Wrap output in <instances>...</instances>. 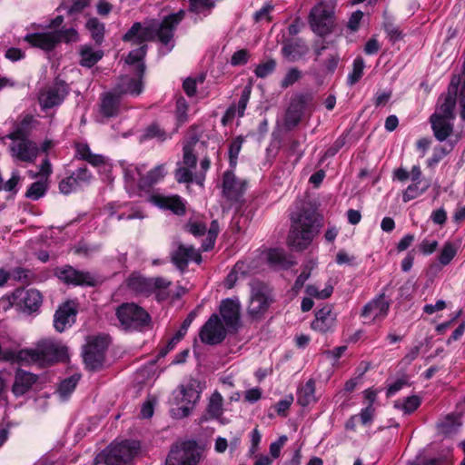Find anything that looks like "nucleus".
<instances>
[{"label": "nucleus", "mask_w": 465, "mask_h": 465, "mask_svg": "<svg viewBox=\"0 0 465 465\" xmlns=\"http://www.w3.org/2000/svg\"><path fill=\"white\" fill-rule=\"evenodd\" d=\"M125 183L136 187L148 195V202L163 210L174 211V197L166 196L153 187L162 183L168 173L165 164H158L147 170L145 164H126L124 166Z\"/></svg>", "instance_id": "obj_1"}, {"label": "nucleus", "mask_w": 465, "mask_h": 465, "mask_svg": "<svg viewBox=\"0 0 465 465\" xmlns=\"http://www.w3.org/2000/svg\"><path fill=\"white\" fill-rule=\"evenodd\" d=\"M290 220L288 245L296 251L306 250L320 232L322 219L319 213L311 207L302 206L291 213Z\"/></svg>", "instance_id": "obj_2"}, {"label": "nucleus", "mask_w": 465, "mask_h": 465, "mask_svg": "<svg viewBox=\"0 0 465 465\" xmlns=\"http://www.w3.org/2000/svg\"><path fill=\"white\" fill-rule=\"evenodd\" d=\"M67 358V348L61 341L49 338L38 341L35 348L23 349L15 354V360L19 363L36 364L41 367L64 361Z\"/></svg>", "instance_id": "obj_3"}, {"label": "nucleus", "mask_w": 465, "mask_h": 465, "mask_svg": "<svg viewBox=\"0 0 465 465\" xmlns=\"http://www.w3.org/2000/svg\"><path fill=\"white\" fill-rule=\"evenodd\" d=\"M174 26V14L168 15L161 23H134L131 28L124 34L123 40L132 45H146L145 43L153 40L158 35L163 43H168L173 36Z\"/></svg>", "instance_id": "obj_4"}, {"label": "nucleus", "mask_w": 465, "mask_h": 465, "mask_svg": "<svg viewBox=\"0 0 465 465\" xmlns=\"http://www.w3.org/2000/svg\"><path fill=\"white\" fill-rule=\"evenodd\" d=\"M456 84L457 82L452 79L448 94L440 97L439 106L430 116L431 127L435 137L439 141L446 140L453 129L451 121L454 119Z\"/></svg>", "instance_id": "obj_5"}, {"label": "nucleus", "mask_w": 465, "mask_h": 465, "mask_svg": "<svg viewBox=\"0 0 465 465\" xmlns=\"http://www.w3.org/2000/svg\"><path fill=\"white\" fill-rule=\"evenodd\" d=\"M118 326L125 331H143L150 326L151 316L141 306L134 302L119 305L115 311Z\"/></svg>", "instance_id": "obj_6"}, {"label": "nucleus", "mask_w": 465, "mask_h": 465, "mask_svg": "<svg viewBox=\"0 0 465 465\" xmlns=\"http://www.w3.org/2000/svg\"><path fill=\"white\" fill-rule=\"evenodd\" d=\"M141 453V444L137 440H124L111 443L103 452L107 465H121L132 461Z\"/></svg>", "instance_id": "obj_7"}, {"label": "nucleus", "mask_w": 465, "mask_h": 465, "mask_svg": "<svg viewBox=\"0 0 465 465\" xmlns=\"http://www.w3.org/2000/svg\"><path fill=\"white\" fill-rule=\"evenodd\" d=\"M7 138L12 140L9 152L15 161L32 163L36 160L39 147L34 141L23 136L22 129L14 130Z\"/></svg>", "instance_id": "obj_8"}, {"label": "nucleus", "mask_w": 465, "mask_h": 465, "mask_svg": "<svg viewBox=\"0 0 465 465\" xmlns=\"http://www.w3.org/2000/svg\"><path fill=\"white\" fill-rule=\"evenodd\" d=\"M334 7L331 4L321 2L311 11L309 23L312 30L318 35L331 33L334 24Z\"/></svg>", "instance_id": "obj_9"}, {"label": "nucleus", "mask_w": 465, "mask_h": 465, "mask_svg": "<svg viewBox=\"0 0 465 465\" xmlns=\"http://www.w3.org/2000/svg\"><path fill=\"white\" fill-rule=\"evenodd\" d=\"M201 395L199 383L192 380L180 387L176 395V418L187 417L194 409Z\"/></svg>", "instance_id": "obj_10"}, {"label": "nucleus", "mask_w": 465, "mask_h": 465, "mask_svg": "<svg viewBox=\"0 0 465 465\" xmlns=\"http://www.w3.org/2000/svg\"><path fill=\"white\" fill-rule=\"evenodd\" d=\"M273 302L270 289L262 283L252 287L248 313L254 319H260Z\"/></svg>", "instance_id": "obj_11"}, {"label": "nucleus", "mask_w": 465, "mask_h": 465, "mask_svg": "<svg viewBox=\"0 0 465 465\" xmlns=\"http://www.w3.org/2000/svg\"><path fill=\"white\" fill-rule=\"evenodd\" d=\"M107 345L106 337H94L88 341L84 352V361L88 369L95 370L102 365Z\"/></svg>", "instance_id": "obj_12"}, {"label": "nucleus", "mask_w": 465, "mask_h": 465, "mask_svg": "<svg viewBox=\"0 0 465 465\" xmlns=\"http://www.w3.org/2000/svg\"><path fill=\"white\" fill-rule=\"evenodd\" d=\"M226 326L217 314H213L200 331V339L207 344H217L226 336Z\"/></svg>", "instance_id": "obj_13"}, {"label": "nucleus", "mask_w": 465, "mask_h": 465, "mask_svg": "<svg viewBox=\"0 0 465 465\" xmlns=\"http://www.w3.org/2000/svg\"><path fill=\"white\" fill-rule=\"evenodd\" d=\"M67 94L66 84L62 81H55L40 93L39 104L45 109L52 108L59 105Z\"/></svg>", "instance_id": "obj_14"}, {"label": "nucleus", "mask_w": 465, "mask_h": 465, "mask_svg": "<svg viewBox=\"0 0 465 465\" xmlns=\"http://www.w3.org/2000/svg\"><path fill=\"white\" fill-rule=\"evenodd\" d=\"M390 304L384 295L373 299L367 303L362 311L361 316L365 323L381 322L388 314Z\"/></svg>", "instance_id": "obj_15"}, {"label": "nucleus", "mask_w": 465, "mask_h": 465, "mask_svg": "<svg viewBox=\"0 0 465 465\" xmlns=\"http://www.w3.org/2000/svg\"><path fill=\"white\" fill-rule=\"evenodd\" d=\"M143 73L144 64H139L136 75L134 77L129 75L122 76L114 90L121 95L125 94H140L143 91L142 77Z\"/></svg>", "instance_id": "obj_16"}, {"label": "nucleus", "mask_w": 465, "mask_h": 465, "mask_svg": "<svg viewBox=\"0 0 465 465\" xmlns=\"http://www.w3.org/2000/svg\"><path fill=\"white\" fill-rule=\"evenodd\" d=\"M246 190V182L235 176L232 171L223 174V194L229 201H238Z\"/></svg>", "instance_id": "obj_17"}, {"label": "nucleus", "mask_w": 465, "mask_h": 465, "mask_svg": "<svg viewBox=\"0 0 465 465\" xmlns=\"http://www.w3.org/2000/svg\"><path fill=\"white\" fill-rule=\"evenodd\" d=\"M13 303H17L25 311L35 312L42 304V295L35 289H18L13 294Z\"/></svg>", "instance_id": "obj_18"}, {"label": "nucleus", "mask_w": 465, "mask_h": 465, "mask_svg": "<svg viewBox=\"0 0 465 465\" xmlns=\"http://www.w3.org/2000/svg\"><path fill=\"white\" fill-rule=\"evenodd\" d=\"M202 450L193 440L183 442L176 450V465H198L201 460Z\"/></svg>", "instance_id": "obj_19"}, {"label": "nucleus", "mask_w": 465, "mask_h": 465, "mask_svg": "<svg viewBox=\"0 0 465 465\" xmlns=\"http://www.w3.org/2000/svg\"><path fill=\"white\" fill-rule=\"evenodd\" d=\"M422 173L419 165H413L411 170V183L404 190L402 199L405 203L421 195L429 184L421 179Z\"/></svg>", "instance_id": "obj_20"}, {"label": "nucleus", "mask_w": 465, "mask_h": 465, "mask_svg": "<svg viewBox=\"0 0 465 465\" xmlns=\"http://www.w3.org/2000/svg\"><path fill=\"white\" fill-rule=\"evenodd\" d=\"M77 309L74 302L69 301L64 302L55 312L54 319V326L58 331H64L68 326H71L76 317Z\"/></svg>", "instance_id": "obj_21"}, {"label": "nucleus", "mask_w": 465, "mask_h": 465, "mask_svg": "<svg viewBox=\"0 0 465 465\" xmlns=\"http://www.w3.org/2000/svg\"><path fill=\"white\" fill-rule=\"evenodd\" d=\"M125 106L122 101V95L114 90L105 93L100 103V113L103 116L110 118L117 116Z\"/></svg>", "instance_id": "obj_22"}, {"label": "nucleus", "mask_w": 465, "mask_h": 465, "mask_svg": "<svg viewBox=\"0 0 465 465\" xmlns=\"http://www.w3.org/2000/svg\"><path fill=\"white\" fill-rule=\"evenodd\" d=\"M56 275L68 284L90 286L94 284V280L90 273L77 271L71 266L57 270Z\"/></svg>", "instance_id": "obj_23"}, {"label": "nucleus", "mask_w": 465, "mask_h": 465, "mask_svg": "<svg viewBox=\"0 0 465 465\" xmlns=\"http://www.w3.org/2000/svg\"><path fill=\"white\" fill-rule=\"evenodd\" d=\"M337 316L331 307L324 306L315 313V319L312 322V329L320 332H327L334 330Z\"/></svg>", "instance_id": "obj_24"}, {"label": "nucleus", "mask_w": 465, "mask_h": 465, "mask_svg": "<svg viewBox=\"0 0 465 465\" xmlns=\"http://www.w3.org/2000/svg\"><path fill=\"white\" fill-rule=\"evenodd\" d=\"M24 40L33 47L50 51L58 44V35L54 33V31L28 34L25 36Z\"/></svg>", "instance_id": "obj_25"}, {"label": "nucleus", "mask_w": 465, "mask_h": 465, "mask_svg": "<svg viewBox=\"0 0 465 465\" xmlns=\"http://www.w3.org/2000/svg\"><path fill=\"white\" fill-rule=\"evenodd\" d=\"M211 162L208 158H204L201 161V168L203 173L193 175L192 170L186 169V167L180 168L176 171L177 181L180 183H186L187 189H190V183H196L200 187L203 186L205 180V172L210 168Z\"/></svg>", "instance_id": "obj_26"}, {"label": "nucleus", "mask_w": 465, "mask_h": 465, "mask_svg": "<svg viewBox=\"0 0 465 465\" xmlns=\"http://www.w3.org/2000/svg\"><path fill=\"white\" fill-rule=\"evenodd\" d=\"M223 397L219 391H215L208 400L206 414L200 419L199 422L203 423L209 419H213L218 420L221 423L224 424L226 421L223 418Z\"/></svg>", "instance_id": "obj_27"}, {"label": "nucleus", "mask_w": 465, "mask_h": 465, "mask_svg": "<svg viewBox=\"0 0 465 465\" xmlns=\"http://www.w3.org/2000/svg\"><path fill=\"white\" fill-rule=\"evenodd\" d=\"M240 304L237 301L227 299L220 306L221 315L227 328L234 327L239 320Z\"/></svg>", "instance_id": "obj_28"}, {"label": "nucleus", "mask_w": 465, "mask_h": 465, "mask_svg": "<svg viewBox=\"0 0 465 465\" xmlns=\"http://www.w3.org/2000/svg\"><path fill=\"white\" fill-rule=\"evenodd\" d=\"M176 268L184 271L190 262L200 263L202 261L201 254L198 251L191 246L180 245L176 250Z\"/></svg>", "instance_id": "obj_29"}, {"label": "nucleus", "mask_w": 465, "mask_h": 465, "mask_svg": "<svg viewBox=\"0 0 465 465\" xmlns=\"http://www.w3.org/2000/svg\"><path fill=\"white\" fill-rule=\"evenodd\" d=\"M126 286L136 294L148 295L153 292V280L133 273L126 279Z\"/></svg>", "instance_id": "obj_30"}, {"label": "nucleus", "mask_w": 465, "mask_h": 465, "mask_svg": "<svg viewBox=\"0 0 465 465\" xmlns=\"http://www.w3.org/2000/svg\"><path fill=\"white\" fill-rule=\"evenodd\" d=\"M35 381V375L22 370H18L15 373V382L13 385V392L16 396L24 395L31 389Z\"/></svg>", "instance_id": "obj_31"}, {"label": "nucleus", "mask_w": 465, "mask_h": 465, "mask_svg": "<svg viewBox=\"0 0 465 465\" xmlns=\"http://www.w3.org/2000/svg\"><path fill=\"white\" fill-rule=\"evenodd\" d=\"M308 46L302 40L286 43L282 47V54L291 62H294L305 55Z\"/></svg>", "instance_id": "obj_32"}, {"label": "nucleus", "mask_w": 465, "mask_h": 465, "mask_svg": "<svg viewBox=\"0 0 465 465\" xmlns=\"http://www.w3.org/2000/svg\"><path fill=\"white\" fill-rule=\"evenodd\" d=\"M269 264L274 268H285L292 264V260L287 257L282 249H271L266 253Z\"/></svg>", "instance_id": "obj_33"}, {"label": "nucleus", "mask_w": 465, "mask_h": 465, "mask_svg": "<svg viewBox=\"0 0 465 465\" xmlns=\"http://www.w3.org/2000/svg\"><path fill=\"white\" fill-rule=\"evenodd\" d=\"M85 28L91 34L92 39L97 45H101L103 43L105 33V26L104 23L99 21L96 17H91L86 21Z\"/></svg>", "instance_id": "obj_34"}, {"label": "nucleus", "mask_w": 465, "mask_h": 465, "mask_svg": "<svg viewBox=\"0 0 465 465\" xmlns=\"http://www.w3.org/2000/svg\"><path fill=\"white\" fill-rule=\"evenodd\" d=\"M298 403L302 406H308L316 401L315 383L312 380H309L298 391Z\"/></svg>", "instance_id": "obj_35"}, {"label": "nucleus", "mask_w": 465, "mask_h": 465, "mask_svg": "<svg viewBox=\"0 0 465 465\" xmlns=\"http://www.w3.org/2000/svg\"><path fill=\"white\" fill-rule=\"evenodd\" d=\"M460 426L459 417L448 415L438 423V431L444 436H450L457 432Z\"/></svg>", "instance_id": "obj_36"}, {"label": "nucleus", "mask_w": 465, "mask_h": 465, "mask_svg": "<svg viewBox=\"0 0 465 465\" xmlns=\"http://www.w3.org/2000/svg\"><path fill=\"white\" fill-rule=\"evenodd\" d=\"M80 56L81 65L90 68L103 57V52L95 51L89 45H84L81 47Z\"/></svg>", "instance_id": "obj_37"}, {"label": "nucleus", "mask_w": 465, "mask_h": 465, "mask_svg": "<svg viewBox=\"0 0 465 465\" xmlns=\"http://www.w3.org/2000/svg\"><path fill=\"white\" fill-rule=\"evenodd\" d=\"M458 250V244L451 242H446L439 253V262L442 266L448 265L457 255Z\"/></svg>", "instance_id": "obj_38"}, {"label": "nucleus", "mask_w": 465, "mask_h": 465, "mask_svg": "<svg viewBox=\"0 0 465 465\" xmlns=\"http://www.w3.org/2000/svg\"><path fill=\"white\" fill-rule=\"evenodd\" d=\"M420 405V400L418 396H410L394 402V408L401 411L404 414H410L415 411Z\"/></svg>", "instance_id": "obj_39"}, {"label": "nucleus", "mask_w": 465, "mask_h": 465, "mask_svg": "<svg viewBox=\"0 0 465 465\" xmlns=\"http://www.w3.org/2000/svg\"><path fill=\"white\" fill-rule=\"evenodd\" d=\"M306 294L312 298L323 300L329 298L333 292V286L331 283H326L322 289H320L315 284H309L305 289Z\"/></svg>", "instance_id": "obj_40"}, {"label": "nucleus", "mask_w": 465, "mask_h": 465, "mask_svg": "<svg viewBox=\"0 0 465 465\" xmlns=\"http://www.w3.org/2000/svg\"><path fill=\"white\" fill-rule=\"evenodd\" d=\"M80 376L77 374L72 375L71 377L64 379L59 385L57 392L59 396L65 400L75 389Z\"/></svg>", "instance_id": "obj_41"}, {"label": "nucleus", "mask_w": 465, "mask_h": 465, "mask_svg": "<svg viewBox=\"0 0 465 465\" xmlns=\"http://www.w3.org/2000/svg\"><path fill=\"white\" fill-rule=\"evenodd\" d=\"M203 81L204 76L203 74L194 77L189 76L183 82V90L189 97H193L196 94L197 85L203 84Z\"/></svg>", "instance_id": "obj_42"}, {"label": "nucleus", "mask_w": 465, "mask_h": 465, "mask_svg": "<svg viewBox=\"0 0 465 465\" xmlns=\"http://www.w3.org/2000/svg\"><path fill=\"white\" fill-rule=\"evenodd\" d=\"M191 10L197 15H207L214 6L213 0H189Z\"/></svg>", "instance_id": "obj_43"}, {"label": "nucleus", "mask_w": 465, "mask_h": 465, "mask_svg": "<svg viewBox=\"0 0 465 465\" xmlns=\"http://www.w3.org/2000/svg\"><path fill=\"white\" fill-rule=\"evenodd\" d=\"M46 183L43 181H37L31 184V186L28 188L25 195L27 198L31 200H38L39 198L43 197L46 192Z\"/></svg>", "instance_id": "obj_44"}, {"label": "nucleus", "mask_w": 465, "mask_h": 465, "mask_svg": "<svg viewBox=\"0 0 465 465\" xmlns=\"http://www.w3.org/2000/svg\"><path fill=\"white\" fill-rule=\"evenodd\" d=\"M364 61L361 57H357L353 62L352 72L348 76V83L352 85L356 84L363 74Z\"/></svg>", "instance_id": "obj_45"}, {"label": "nucleus", "mask_w": 465, "mask_h": 465, "mask_svg": "<svg viewBox=\"0 0 465 465\" xmlns=\"http://www.w3.org/2000/svg\"><path fill=\"white\" fill-rule=\"evenodd\" d=\"M243 139L242 137H236L230 144L229 147V161L231 167L234 168L237 164L238 155L241 152Z\"/></svg>", "instance_id": "obj_46"}, {"label": "nucleus", "mask_w": 465, "mask_h": 465, "mask_svg": "<svg viewBox=\"0 0 465 465\" xmlns=\"http://www.w3.org/2000/svg\"><path fill=\"white\" fill-rule=\"evenodd\" d=\"M218 232L219 224L216 221H213L207 232L206 239L203 243V251H209L213 247Z\"/></svg>", "instance_id": "obj_47"}, {"label": "nucleus", "mask_w": 465, "mask_h": 465, "mask_svg": "<svg viewBox=\"0 0 465 465\" xmlns=\"http://www.w3.org/2000/svg\"><path fill=\"white\" fill-rule=\"evenodd\" d=\"M146 48H147V45H143L139 46L137 49L132 50L129 53L128 56L126 57V60H125L126 63L128 64H137V66L139 64H143L142 63V61H143V59L145 56Z\"/></svg>", "instance_id": "obj_48"}, {"label": "nucleus", "mask_w": 465, "mask_h": 465, "mask_svg": "<svg viewBox=\"0 0 465 465\" xmlns=\"http://www.w3.org/2000/svg\"><path fill=\"white\" fill-rule=\"evenodd\" d=\"M189 106L184 98L176 99V123H184L188 120Z\"/></svg>", "instance_id": "obj_49"}, {"label": "nucleus", "mask_w": 465, "mask_h": 465, "mask_svg": "<svg viewBox=\"0 0 465 465\" xmlns=\"http://www.w3.org/2000/svg\"><path fill=\"white\" fill-rule=\"evenodd\" d=\"M54 33L58 35V44L61 41L65 43H75L79 40L78 32L74 28L61 29L54 31Z\"/></svg>", "instance_id": "obj_50"}, {"label": "nucleus", "mask_w": 465, "mask_h": 465, "mask_svg": "<svg viewBox=\"0 0 465 465\" xmlns=\"http://www.w3.org/2000/svg\"><path fill=\"white\" fill-rule=\"evenodd\" d=\"M276 67V62L273 59L268 60L258 64L254 70L257 77L263 78L271 74Z\"/></svg>", "instance_id": "obj_51"}, {"label": "nucleus", "mask_w": 465, "mask_h": 465, "mask_svg": "<svg viewBox=\"0 0 465 465\" xmlns=\"http://www.w3.org/2000/svg\"><path fill=\"white\" fill-rule=\"evenodd\" d=\"M196 142L189 143L183 147V164L187 166L186 169L191 170L196 165V156L193 153V145Z\"/></svg>", "instance_id": "obj_52"}, {"label": "nucleus", "mask_w": 465, "mask_h": 465, "mask_svg": "<svg viewBox=\"0 0 465 465\" xmlns=\"http://www.w3.org/2000/svg\"><path fill=\"white\" fill-rule=\"evenodd\" d=\"M74 177L71 175L63 179L59 183V190L64 194H69L77 190L79 187Z\"/></svg>", "instance_id": "obj_53"}, {"label": "nucleus", "mask_w": 465, "mask_h": 465, "mask_svg": "<svg viewBox=\"0 0 465 465\" xmlns=\"http://www.w3.org/2000/svg\"><path fill=\"white\" fill-rule=\"evenodd\" d=\"M185 230L194 236H199L205 233L206 227L202 222L193 218L185 225Z\"/></svg>", "instance_id": "obj_54"}, {"label": "nucleus", "mask_w": 465, "mask_h": 465, "mask_svg": "<svg viewBox=\"0 0 465 465\" xmlns=\"http://www.w3.org/2000/svg\"><path fill=\"white\" fill-rule=\"evenodd\" d=\"M72 176L74 177L79 187L88 184L92 179V174L86 167L78 168L72 173Z\"/></svg>", "instance_id": "obj_55"}, {"label": "nucleus", "mask_w": 465, "mask_h": 465, "mask_svg": "<svg viewBox=\"0 0 465 465\" xmlns=\"http://www.w3.org/2000/svg\"><path fill=\"white\" fill-rule=\"evenodd\" d=\"M374 412L375 409L373 406H366L361 410L359 415L352 417V420H360L363 425H369L373 420Z\"/></svg>", "instance_id": "obj_56"}, {"label": "nucleus", "mask_w": 465, "mask_h": 465, "mask_svg": "<svg viewBox=\"0 0 465 465\" xmlns=\"http://www.w3.org/2000/svg\"><path fill=\"white\" fill-rule=\"evenodd\" d=\"M249 58V51L246 49H241L233 53L230 63L233 66L243 65L248 63Z\"/></svg>", "instance_id": "obj_57"}, {"label": "nucleus", "mask_w": 465, "mask_h": 465, "mask_svg": "<svg viewBox=\"0 0 465 465\" xmlns=\"http://www.w3.org/2000/svg\"><path fill=\"white\" fill-rule=\"evenodd\" d=\"M292 402V395H288L284 399L278 401L274 406L277 414L285 417L287 415V411L290 409Z\"/></svg>", "instance_id": "obj_58"}, {"label": "nucleus", "mask_w": 465, "mask_h": 465, "mask_svg": "<svg viewBox=\"0 0 465 465\" xmlns=\"http://www.w3.org/2000/svg\"><path fill=\"white\" fill-rule=\"evenodd\" d=\"M89 4V0H71L67 5V12L69 15L81 13Z\"/></svg>", "instance_id": "obj_59"}, {"label": "nucleus", "mask_w": 465, "mask_h": 465, "mask_svg": "<svg viewBox=\"0 0 465 465\" xmlns=\"http://www.w3.org/2000/svg\"><path fill=\"white\" fill-rule=\"evenodd\" d=\"M301 78V72L296 68H291L282 81V87H288Z\"/></svg>", "instance_id": "obj_60"}, {"label": "nucleus", "mask_w": 465, "mask_h": 465, "mask_svg": "<svg viewBox=\"0 0 465 465\" xmlns=\"http://www.w3.org/2000/svg\"><path fill=\"white\" fill-rule=\"evenodd\" d=\"M143 137L145 139L156 138L163 140L165 138V134L157 124H152L145 130Z\"/></svg>", "instance_id": "obj_61"}, {"label": "nucleus", "mask_w": 465, "mask_h": 465, "mask_svg": "<svg viewBox=\"0 0 465 465\" xmlns=\"http://www.w3.org/2000/svg\"><path fill=\"white\" fill-rule=\"evenodd\" d=\"M286 441H287V437L283 435V436H281L276 441L271 443L270 454L272 456V459H277L280 456L281 450Z\"/></svg>", "instance_id": "obj_62"}, {"label": "nucleus", "mask_w": 465, "mask_h": 465, "mask_svg": "<svg viewBox=\"0 0 465 465\" xmlns=\"http://www.w3.org/2000/svg\"><path fill=\"white\" fill-rule=\"evenodd\" d=\"M315 266V262H312V266L308 269L307 267L304 269V271L297 277L295 282H294V285H293V289L295 290V292H299L304 282L309 279L310 277V274H311V270Z\"/></svg>", "instance_id": "obj_63"}, {"label": "nucleus", "mask_w": 465, "mask_h": 465, "mask_svg": "<svg viewBox=\"0 0 465 465\" xmlns=\"http://www.w3.org/2000/svg\"><path fill=\"white\" fill-rule=\"evenodd\" d=\"M438 247V242L437 241H430V240H423L420 244V251L424 255H429L433 253Z\"/></svg>", "instance_id": "obj_64"}]
</instances>
